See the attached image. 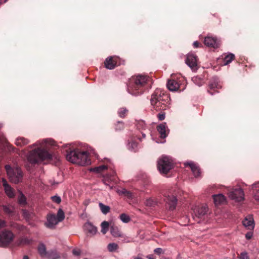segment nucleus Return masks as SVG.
<instances>
[{"label": "nucleus", "instance_id": "obj_5", "mask_svg": "<svg viewBox=\"0 0 259 259\" xmlns=\"http://www.w3.org/2000/svg\"><path fill=\"white\" fill-rule=\"evenodd\" d=\"M157 168L160 173L167 174L174 166V161L169 156H163L157 162Z\"/></svg>", "mask_w": 259, "mask_h": 259}, {"label": "nucleus", "instance_id": "obj_28", "mask_svg": "<svg viewBox=\"0 0 259 259\" xmlns=\"http://www.w3.org/2000/svg\"><path fill=\"white\" fill-rule=\"evenodd\" d=\"M29 142V140L23 137H19L16 139L15 144L18 146H23L27 145Z\"/></svg>", "mask_w": 259, "mask_h": 259}, {"label": "nucleus", "instance_id": "obj_2", "mask_svg": "<svg viewBox=\"0 0 259 259\" xmlns=\"http://www.w3.org/2000/svg\"><path fill=\"white\" fill-rule=\"evenodd\" d=\"M149 80V77L144 75L139 74L133 76L127 85L128 92L135 96L142 94L148 89Z\"/></svg>", "mask_w": 259, "mask_h": 259}, {"label": "nucleus", "instance_id": "obj_61", "mask_svg": "<svg viewBox=\"0 0 259 259\" xmlns=\"http://www.w3.org/2000/svg\"><path fill=\"white\" fill-rule=\"evenodd\" d=\"M109 186L110 189H112L113 188V186H110V185H109Z\"/></svg>", "mask_w": 259, "mask_h": 259}, {"label": "nucleus", "instance_id": "obj_17", "mask_svg": "<svg viewBox=\"0 0 259 259\" xmlns=\"http://www.w3.org/2000/svg\"><path fill=\"white\" fill-rule=\"evenodd\" d=\"M205 45L209 48H217L220 46V40L215 37L206 36L204 38Z\"/></svg>", "mask_w": 259, "mask_h": 259}, {"label": "nucleus", "instance_id": "obj_55", "mask_svg": "<svg viewBox=\"0 0 259 259\" xmlns=\"http://www.w3.org/2000/svg\"><path fill=\"white\" fill-rule=\"evenodd\" d=\"M12 180H13L12 182H13L15 183H18L20 182V179H12Z\"/></svg>", "mask_w": 259, "mask_h": 259}, {"label": "nucleus", "instance_id": "obj_24", "mask_svg": "<svg viewBox=\"0 0 259 259\" xmlns=\"http://www.w3.org/2000/svg\"><path fill=\"white\" fill-rule=\"evenodd\" d=\"M212 197L215 205L223 204L226 202V198L222 194L213 195Z\"/></svg>", "mask_w": 259, "mask_h": 259}, {"label": "nucleus", "instance_id": "obj_22", "mask_svg": "<svg viewBox=\"0 0 259 259\" xmlns=\"http://www.w3.org/2000/svg\"><path fill=\"white\" fill-rule=\"evenodd\" d=\"M117 59L115 57H108L104 63L106 68L109 69H114L117 65Z\"/></svg>", "mask_w": 259, "mask_h": 259}, {"label": "nucleus", "instance_id": "obj_12", "mask_svg": "<svg viewBox=\"0 0 259 259\" xmlns=\"http://www.w3.org/2000/svg\"><path fill=\"white\" fill-rule=\"evenodd\" d=\"M14 235L10 231L5 230L0 233V246L5 247L13 240Z\"/></svg>", "mask_w": 259, "mask_h": 259}, {"label": "nucleus", "instance_id": "obj_63", "mask_svg": "<svg viewBox=\"0 0 259 259\" xmlns=\"http://www.w3.org/2000/svg\"><path fill=\"white\" fill-rule=\"evenodd\" d=\"M2 127V125L1 124H0V128H1Z\"/></svg>", "mask_w": 259, "mask_h": 259}, {"label": "nucleus", "instance_id": "obj_54", "mask_svg": "<svg viewBox=\"0 0 259 259\" xmlns=\"http://www.w3.org/2000/svg\"><path fill=\"white\" fill-rule=\"evenodd\" d=\"M111 179H103V182L105 185H108L107 183H109V181Z\"/></svg>", "mask_w": 259, "mask_h": 259}, {"label": "nucleus", "instance_id": "obj_51", "mask_svg": "<svg viewBox=\"0 0 259 259\" xmlns=\"http://www.w3.org/2000/svg\"><path fill=\"white\" fill-rule=\"evenodd\" d=\"M50 184L51 186L54 187L57 185L58 183H56L54 179H52L50 181Z\"/></svg>", "mask_w": 259, "mask_h": 259}, {"label": "nucleus", "instance_id": "obj_27", "mask_svg": "<svg viewBox=\"0 0 259 259\" xmlns=\"http://www.w3.org/2000/svg\"><path fill=\"white\" fill-rule=\"evenodd\" d=\"M85 229L90 234L95 235L97 232V228L90 223H86L84 225Z\"/></svg>", "mask_w": 259, "mask_h": 259}, {"label": "nucleus", "instance_id": "obj_56", "mask_svg": "<svg viewBox=\"0 0 259 259\" xmlns=\"http://www.w3.org/2000/svg\"><path fill=\"white\" fill-rule=\"evenodd\" d=\"M142 178H144L145 177H147V175L145 172H142L141 176Z\"/></svg>", "mask_w": 259, "mask_h": 259}, {"label": "nucleus", "instance_id": "obj_64", "mask_svg": "<svg viewBox=\"0 0 259 259\" xmlns=\"http://www.w3.org/2000/svg\"><path fill=\"white\" fill-rule=\"evenodd\" d=\"M138 139H139V140H141V139L140 138H138Z\"/></svg>", "mask_w": 259, "mask_h": 259}, {"label": "nucleus", "instance_id": "obj_19", "mask_svg": "<svg viewBox=\"0 0 259 259\" xmlns=\"http://www.w3.org/2000/svg\"><path fill=\"white\" fill-rule=\"evenodd\" d=\"M243 226L247 230H252L254 229L255 224L252 215H247L242 221Z\"/></svg>", "mask_w": 259, "mask_h": 259}, {"label": "nucleus", "instance_id": "obj_37", "mask_svg": "<svg viewBox=\"0 0 259 259\" xmlns=\"http://www.w3.org/2000/svg\"><path fill=\"white\" fill-rule=\"evenodd\" d=\"M193 82L199 87L202 85L203 83V80L198 76H194L192 77Z\"/></svg>", "mask_w": 259, "mask_h": 259}, {"label": "nucleus", "instance_id": "obj_53", "mask_svg": "<svg viewBox=\"0 0 259 259\" xmlns=\"http://www.w3.org/2000/svg\"><path fill=\"white\" fill-rule=\"evenodd\" d=\"M193 46L194 48H198L199 46V43L197 41H195L193 43Z\"/></svg>", "mask_w": 259, "mask_h": 259}, {"label": "nucleus", "instance_id": "obj_25", "mask_svg": "<svg viewBox=\"0 0 259 259\" xmlns=\"http://www.w3.org/2000/svg\"><path fill=\"white\" fill-rule=\"evenodd\" d=\"M116 192L120 196H123L128 199L133 198L132 193L124 188L117 189Z\"/></svg>", "mask_w": 259, "mask_h": 259}, {"label": "nucleus", "instance_id": "obj_38", "mask_svg": "<svg viewBox=\"0 0 259 259\" xmlns=\"http://www.w3.org/2000/svg\"><path fill=\"white\" fill-rule=\"evenodd\" d=\"M127 111L128 110L125 108H120L118 111V114L120 117L124 118L125 116Z\"/></svg>", "mask_w": 259, "mask_h": 259}, {"label": "nucleus", "instance_id": "obj_57", "mask_svg": "<svg viewBox=\"0 0 259 259\" xmlns=\"http://www.w3.org/2000/svg\"><path fill=\"white\" fill-rule=\"evenodd\" d=\"M133 259H143V258L141 256L138 255V256H137L136 257H134Z\"/></svg>", "mask_w": 259, "mask_h": 259}, {"label": "nucleus", "instance_id": "obj_42", "mask_svg": "<svg viewBox=\"0 0 259 259\" xmlns=\"http://www.w3.org/2000/svg\"><path fill=\"white\" fill-rule=\"evenodd\" d=\"M3 209L4 211L9 214H12L13 212L14 208L9 205H4Z\"/></svg>", "mask_w": 259, "mask_h": 259}, {"label": "nucleus", "instance_id": "obj_16", "mask_svg": "<svg viewBox=\"0 0 259 259\" xmlns=\"http://www.w3.org/2000/svg\"><path fill=\"white\" fill-rule=\"evenodd\" d=\"M185 167H190L195 178L201 177V169L197 164L193 161H189L184 163Z\"/></svg>", "mask_w": 259, "mask_h": 259}, {"label": "nucleus", "instance_id": "obj_21", "mask_svg": "<svg viewBox=\"0 0 259 259\" xmlns=\"http://www.w3.org/2000/svg\"><path fill=\"white\" fill-rule=\"evenodd\" d=\"M209 90L208 91V93L213 95L215 93L212 92L211 91L214 90L215 89L221 88L222 85L219 82V78L217 77H213L210 81L209 84Z\"/></svg>", "mask_w": 259, "mask_h": 259}, {"label": "nucleus", "instance_id": "obj_7", "mask_svg": "<svg viewBox=\"0 0 259 259\" xmlns=\"http://www.w3.org/2000/svg\"><path fill=\"white\" fill-rule=\"evenodd\" d=\"M171 79L168 80L167 87L169 91L180 92L183 91L186 88V81L182 77L175 79V76H172Z\"/></svg>", "mask_w": 259, "mask_h": 259}, {"label": "nucleus", "instance_id": "obj_26", "mask_svg": "<svg viewBox=\"0 0 259 259\" xmlns=\"http://www.w3.org/2000/svg\"><path fill=\"white\" fill-rule=\"evenodd\" d=\"M126 146L129 150L133 152L137 151L139 149L138 143L133 139L128 140V142Z\"/></svg>", "mask_w": 259, "mask_h": 259}, {"label": "nucleus", "instance_id": "obj_48", "mask_svg": "<svg viewBox=\"0 0 259 259\" xmlns=\"http://www.w3.org/2000/svg\"><path fill=\"white\" fill-rule=\"evenodd\" d=\"M240 258L241 259H249L248 256L246 252H242L240 254Z\"/></svg>", "mask_w": 259, "mask_h": 259}, {"label": "nucleus", "instance_id": "obj_59", "mask_svg": "<svg viewBox=\"0 0 259 259\" xmlns=\"http://www.w3.org/2000/svg\"><path fill=\"white\" fill-rule=\"evenodd\" d=\"M142 135V137L143 138H145L146 137V134L145 133H144V132H142L141 133Z\"/></svg>", "mask_w": 259, "mask_h": 259}, {"label": "nucleus", "instance_id": "obj_14", "mask_svg": "<svg viewBox=\"0 0 259 259\" xmlns=\"http://www.w3.org/2000/svg\"><path fill=\"white\" fill-rule=\"evenodd\" d=\"M208 208L207 205H204L198 207L194 210L195 215L196 218L200 219L198 222L199 223L201 221H204L208 217Z\"/></svg>", "mask_w": 259, "mask_h": 259}, {"label": "nucleus", "instance_id": "obj_44", "mask_svg": "<svg viewBox=\"0 0 259 259\" xmlns=\"http://www.w3.org/2000/svg\"><path fill=\"white\" fill-rule=\"evenodd\" d=\"M51 198L53 202L57 204H59L61 201L60 197L57 195L52 196Z\"/></svg>", "mask_w": 259, "mask_h": 259}, {"label": "nucleus", "instance_id": "obj_36", "mask_svg": "<svg viewBox=\"0 0 259 259\" xmlns=\"http://www.w3.org/2000/svg\"><path fill=\"white\" fill-rule=\"evenodd\" d=\"M107 248L110 252H114L118 248V245L115 243H111L108 245Z\"/></svg>", "mask_w": 259, "mask_h": 259}, {"label": "nucleus", "instance_id": "obj_4", "mask_svg": "<svg viewBox=\"0 0 259 259\" xmlns=\"http://www.w3.org/2000/svg\"><path fill=\"white\" fill-rule=\"evenodd\" d=\"M169 101L167 95L159 89L154 92L150 99L151 104L156 110H165Z\"/></svg>", "mask_w": 259, "mask_h": 259}, {"label": "nucleus", "instance_id": "obj_30", "mask_svg": "<svg viewBox=\"0 0 259 259\" xmlns=\"http://www.w3.org/2000/svg\"><path fill=\"white\" fill-rule=\"evenodd\" d=\"M136 126L139 130H145L147 128V125L143 120H138L136 123Z\"/></svg>", "mask_w": 259, "mask_h": 259}, {"label": "nucleus", "instance_id": "obj_50", "mask_svg": "<svg viewBox=\"0 0 259 259\" xmlns=\"http://www.w3.org/2000/svg\"><path fill=\"white\" fill-rule=\"evenodd\" d=\"M252 236V233L251 232H248L245 235V237L248 240L251 239Z\"/></svg>", "mask_w": 259, "mask_h": 259}, {"label": "nucleus", "instance_id": "obj_35", "mask_svg": "<svg viewBox=\"0 0 259 259\" xmlns=\"http://www.w3.org/2000/svg\"><path fill=\"white\" fill-rule=\"evenodd\" d=\"M47 257L51 259H58L60 257V256L56 251L53 250L48 252Z\"/></svg>", "mask_w": 259, "mask_h": 259}, {"label": "nucleus", "instance_id": "obj_41", "mask_svg": "<svg viewBox=\"0 0 259 259\" xmlns=\"http://www.w3.org/2000/svg\"><path fill=\"white\" fill-rule=\"evenodd\" d=\"M32 240L31 239L24 237L21 239L20 241V244L22 245H27L29 244L32 242Z\"/></svg>", "mask_w": 259, "mask_h": 259}, {"label": "nucleus", "instance_id": "obj_32", "mask_svg": "<svg viewBox=\"0 0 259 259\" xmlns=\"http://www.w3.org/2000/svg\"><path fill=\"white\" fill-rule=\"evenodd\" d=\"M252 189L254 190V198L259 201V184H255L252 186Z\"/></svg>", "mask_w": 259, "mask_h": 259}, {"label": "nucleus", "instance_id": "obj_10", "mask_svg": "<svg viewBox=\"0 0 259 259\" xmlns=\"http://www.w3.org/2000/svg\"><path fill=\"white\" fill-rule=\"evenodd\" d=\"M5 169L9 178H23L24 176L22 169L18 166H12L7 164Z\"/></svg>", "mask_w": 259, "mask_h": 259}, {"label": "nucleus", "instance_id": "obj_34", "mask_svg": "<svg viewBox=\"0 0 259 259\" xmlns=\"http://www.w3.org/2000/svg\"><path fill=\"white\" fill-rule=\"evenodd\" d=\"M99 205L103 214H106L110 211V208L109 206L105 205L102 203H100Z\"/></svg>", "mask_w": 259, "mask_h": 259}, {"label": "nucleus", "instance_id": "obj_11", "mask_svg": "<svg viewBox=\"0 0 259 259\" xmlns=\"http://www.w3.org/2000/svg\"><path fill=\"white\" fill-rule=\"evenodd\" d=\"M229 197L236 202H240L244 199V193L243 190L240 187L232 188L228 192Z\"/></svg>", "mask_w": 259, "mask_h": 259}, {"label": "nucleus", "instance_id": "obj_58", "mask_svg": "<svg viewBox=\"0 0 259 259\" xmlns=\"http://www.w3.org/2000/svg\"><path fill=\"white\" fill-rule=\"evenodd\" d=\"M147 258H148V259H154L152 257V255H149L148 256H147Z\"/></svg>", "mask_w": 259, "mask_h": 259}, {"label": "nucleus", "instance_id": "obj_29", "mask_svg": "<svg viewBox=\"0 0 259 259\" xmlns=\"http://www.w3.org/2000/svg\"><path fill=\"white\" fill-rule=\"evenodd\" d=\"M38 250L41 256H47L48 252H47L46 246L44 244H40L38 246Z\"/></svg>", "mask_w": 259, "mask_h": 259}, {"label": "nucleus", "instance_id": "obj_18", "mask_svg": "<svg viewBox=\"0 0 259 259\" xmlns=\"http://www.w3.org/2000/svg\"><path fill=\"white\" fill-rule=\"evenodd\" d=\"M110 233L114 237H120L123 238V239L122 241L124 242H129L130 240L127 237L124 235L122 234L121 232L120 231L119 228L115 226H112L110 227Z\"/></svg>", "mask_w": 259, "mask_h": 259}, {"label": "nucleus", "instance_id": "obj_8", "mask_svg": "<svg viewBox=\"0 0 259 259\" xmlns=\"http://www.w3.org/2000/svg\"><path fill=\"white\" fill-rule=\"evenodd\" d=\"M106 161L107 162L106 164H101L98 166H96L94 167H92L90 168V171L95 174H103L110 170L111 171L110 174V175H108L107 178H111V177H115L116 174V172L112 169L111 166L110 160L107 159Z\"/></svg>", "mask_w": 259, "mask_h": 259}, {"label": "nucleus", "instance_id": "obj_15", "mask_svg": "<svg viewBox=\"0 0 259 259\" xmlns=\"http://www.w3.org/2000/svg\"><path fill=\"white\" fill-rule=\"evenodd\" d=\"M186 64L193 71L198 69L197 57L193 53H189L187 55L185 59Z\"/></svg>", "mask_w": 259, "mask_h": 259}, {"label": "nucleus", "instance_id": "obj_33", "mask_svg": "<svg viewBox=\"0 0 259 259\" xmlns=\"http://www.w3.org/2000/svg\"><path fill=\"white\" fill-rule=\"evenodd\" d=\"M234 55L230 53L229 55L226 56L224 59V64L227 65L232 62L234 58Z\"/></svg>", "mask_w": 259, "mask_h": 259}, {"label": "nucleus", "instance_id": "obj_62", "mask_svg": "<svg viewBox=\"0 0 259 259\" xmlns=\"http://www.w3.org/2000/svg\"><path fill=\"white\" fill-rule=\"evenodd\" d=\"M3 3V1L2 0H0V4H2Z\"/></svg>", "mask_w": 259, "mask_h": 259}, {"label": "nucleus", "instance_id": "obj_23", "mask_svg": "<svg viewBox=\"0 0 259 259\" xmlns=\"http://www.w3.org/2000/svg\"><path fill=\"white\" fill-rule=\"evenodd\" d=\"M3 180V184L5 189V191L7 195L10 198H13L15 196V193L12 187L7 183L6 179Z\"/></svg>", "mask_w": 259, "mask_h": 259}, {"label": "nucleus", "instance_id": "obj_1", "mask_svg": "<svg viewBox=\"0 0 259 259\" xmlns=\"http://www.w3.org/2000/svg\"><path fill=\"white\" fill-rule=\"evenodd\" d=\"M55 142L51 139L38 141L29 146L30 150L26 155L27 161L32 165L39 164L44 161H51L54 158L56 161L59 160L58 156L49 151V146H55Z\"/></svg>", "mask_w": 259, "mask_h": 259}, {"label": "nucleus", "instance_id": "obj_49", "mask_svg": "<svg viewBox=\"0 0 259 259\" xmlns=\"http://www.w3.org/2000/svg\"><path fill=\"white\" fill-rule=\"evenodd\" d=\"M6 222L4 220H0V229L6 227Z\"/></svg>", "mask_w": 259, "mask_h": 259}, {"label": "nucleus", "instance_id": "obj_13", "mask_svg": "<svg viewBox=\"0 0 259 259\" xmlns=\"http://www.w3.org/2000/svg\"><path fill=\"white\" fill-rule=\"evenodd\" d=\"M166 204L169 206V209L174 210L175 209L177 204V199L175 195L171 192V190L168 191L163 194Z\"/></svg>", "mask_w": 259, "mask_h": 259}, {"label": "nucleus", "instance_id": "obj_43", "mask_svg": "<svg viewBox=\"0 0 259 259\" xmlns=\"http://www.w3.org/2000/svg\"><path fill=\"white\" fill-rule=\"evenodd\" d=\"M124 128V123L122 121H118L116 125H115V130H121Z\"/></svg>", "mask_w": 259, "mask_h": 259}, {"label": "nucleus", "instance_id": "obj_47", "mask_svg": "<svg viewBox=\"0 0 259 259\" xmlns=\"http://www.w3.org/2000/svg\"><path fill=\"white\" fill-rule=\"evenodd\" d=\"M154 252L157 254H160L161 253H163L164 251L161 248H156L154 249Z\"/></svg>", "mask_w": 259, "mask_h": 259}, {"label": "nucleus", "instance_id": "obj_40", "mask_svg": "<svg viewBox=\"0 0 259 259\" xmlns=\"http://www.w3.org/2000/svg\"><path fill=\"white\" fill-rule=\"evenodd\" d=\"M120 219L122 222L125 223H128L131 220L130 217L125 213L121 214L120 215Z\"/></svg>", "mask_w": 259, "mask_h": 259}, {"label": "nucleus", "instance_id": "obj_20", "mask_svg": "<svg viewBox=\"0 0 259 259\" xmlns=\"http://www.w3.org/2000/svg\"><path fill=\"white\" fill-rule=\"evenodd\" d=\"M157 130L161 139H165L168 135L169 130L165 122L162 123L157 126Z\"/></svg>", "mask_w": 259, "mask_h": 259}, {"label": "nucleus", "instance_id": "obj_6", "mask_svg": "<svg viewBox=\"0 0 259 259\" xmlns=\"http://www.w3.org/2000/svg\"><path fill=\"white\" fill-rule=\"evenodd\" d=\"M64 218V213L62 209L60 208L58 210L57 216L52 213H49L47 215L45 226L49 229H54L56 225H57L58 223L62 222Z\"/></svg>", "mask_w": 259, "mask_h": 259}, {"label": "nucleus", "instance_id": "obj_39", "mask_svg": "<svg viewBox=\"0 0 259 259\" xmlns=\"http://www.w3.org/2000/svg\"><path fill=\"white\" fill-rule=\"evenodd\" d=\"M18 201L20 204L25 205L26 204V198L24 194L20 192V195L18 198Z\"/></svg>", "mask_w": 259, "mask_h": 259}, {"label": "nucleus", "instance_id": "obj_52", "mask_svg": "<svg viewBox=\"0 0 259 259\" xmlns=\"http://www.w3.org/2000/svg\"><path fill=\"white\" fill-rule=\"evenodd\" d=\"M72 253L75 255H79L80 253L79 250L74 249L72 251Z\"/></svg>", "mask_w": 259, "mask_h": 259}, {"label": "nucleus", "instance_id": "obj_3", "mask_svg": "<svg viewBox=\"0 0 259 259\" xmlns=\"http://www.w3.org/2000/svg\"><path fill=\"white\" fill-rule=\"evenodd\" d=\"M91 154L96 155L95 150L92 148L88 151H80L75 149L67 153L66 159L72 163L83 166L91 163L89 158V155Z\"/></svg>", "mask_w": 259, "mask_h": 259}, {"label": "nucleus", "instance_id": "obj_60", "mask_svg": "<svg viewBox=\"0 0 259 259\" xmlns=\"http://www.w3.org/2000/svg\"><path fill=\"white\" fill-rule=\"evenodd\" d=\"M23 259H29V257L27 255H25Z\"/></svg>", "mask_w": 259, "mask_h": 259}, {"label": "nucleus", "instance_id": "obj_46", "mask_svg": "<svg viewBox=\"0 0 259 259\" xmlns=\"http://www.w3.org/2000/svg\"><path fill=\"white\" fill-rule=\"evenodd\" d=\"M157 116L159 120H163L165 117V113L162 112L159 113L157 114Z\"/></svg>", "mask_w": 259, "mask_h": 259}, {"label": "nucleus", "instance_id": "obj_45", "mask_svg": "<svg viewBox=\"0 0 259 259\" xmlns=\"http://www.w3.org/2000/svg\"><path fill=\"white\" fill-rule=\"evenodd\" d=\"M145 203L147 206H151L154 204L155 202L151 198H148L146 200Z\"/></svg>", "mask_w": 259, "mask_h": 259}, {"label": "nucleus", "instance_id": "obj_9", "mask_svg": "<svg viewBox=\"0 0 259 259\" xmlns=\"http://www.w3.org/2000/svg\"><path fill=\"white\" fill-rule=\"evenodd\" d=\"M17 149L11 145L4 135L0 134V157H3L7 153L16 152Z\"/></svg>", "mask_w": 259, "mask_h": 259}, {"label": "nucleus", "instance_id": "obj_31", "mask_svg": "<svg viewBox=\"0 0 259 259\" xmlns=\"http://www.w3.org/2000/svg\"><path fill=\"white\" fill-rule=\"evenodd\" d=\"M101 232L105 234L108 231L109 228V223L107 221H104L101 223Z\"/></svg>", "mask_w": 259, "mask_h": 259}]
</instances>
